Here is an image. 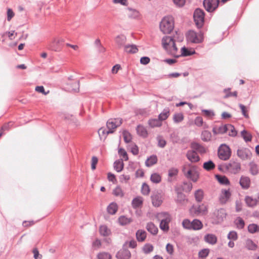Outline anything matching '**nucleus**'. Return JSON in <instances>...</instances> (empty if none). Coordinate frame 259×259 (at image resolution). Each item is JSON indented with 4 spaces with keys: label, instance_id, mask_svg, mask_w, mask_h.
<instances>
[{
    "label": "nucleus",
    "instance_id": "f257e3e1",
    "mask_svg": "<svg viewBox=\"0 0 259 259\" xmlns=\"http://www.w3.org/2000/svg\"><path fill=\"white\" fill-rule=\"evenodd\" d=\"M163 49L169 55L179 57L180 55L178 54V49L176 45L175 40L170 36L163 37Z\"/></svg>",
    "mask_w": 259,
    "mask_h": 259
},
{
    "label": "nucleus",
    "instance_id": "f03ea898",
    "mask_svg": "<svg viewBox=\"0 0 259 259\" xmlns=\"http://www.w3.org/2000/svg\"><path fill=\"white\" fill-rule=\"evenodd\" d=\"M184 176L194 182H196L199 178L197 166L189 164L183 167L182 169Z\"/></svg>",
    "mask_w": 259,
    "mask_h": 259
},
{
    "label": "nucleus",
    "instance_id": "7ed1b4c3",
    "mask_svg": "<svg viewBox=\"0 0 259 259\" xmlns=\"http://www.w3.org/2000/svg\"><path fill=\"white\" fill-rule=\"evenodd\" d=\"M190 214L193 217L204 215L206 214L208 211L207 206L201 204L199 205H193L189 209Z\"/></svg>",
    "mask_w": 259,
    "mask_h": 259
},
{
    "label": "nucleus",
    "instance_id": "20e7f679",
    "mask_svg": "<svg viewBox=\"0 0 259 259\" xmlns=\"http://www.w3.org/2000/svg\"><path fill=\"white\" fill-rule=\"evenodd\" d=\"M174 28V20L172 16L168 15L163 18V33H170Z\"/></svg>",
    "mask_w": 259,
    "mask_h": 259
},
{
    "label": "nucleus",
    "instance_id": "39448f33",
    "mask_svg": "<svg viewBox=\"0 0 259 259\" xmlns=\"http://www.w3.org/2000/svg\"><path fill=\"white\" fill-rule=\"evenodd\" d=\"M64 41L65 40L62 37H55L49 42V49L55 52H60L63 48Z\"/></svg>",
    "mask_w": 259,
    "mask_h": 259
},
{
    "label": "nucleus",
    "instance_id": "423d86ee",
    "mask_svg": "<svg viewBox=\"0 0 259 259\" xmlns=\"http://www.w3.org/2000/svg\"><path fill=\"white\" fill-rule=\"evenodd\" d=\"M218 155L221 160H227L231 155V149L227 145L222 144L218 149Z\"/></svg>",
    "mask_w": 259,
    "mask_h": 259
},
{
    "label": "nucleus",
    "instance_id": "0eeeda50",
    "mask_svg": "<svg viewBox=\"0 0 259 259\" xmlns=\"http://www.w3.org/2000/svg\"><path fill=\"white\" fill-rule=\"evenodd\" d=\"M194 20L198 28H201L204 24V12L201 9H196L193 14Z\"/></svg>",
    "mask_w": 259,
    "mask_h": 259
},
{
    "label": "nucleus",
    "instance_id": "6e6552de",
    "mask_svg": "<svg viewBox=\"0 0 259 259\" xmlns=\"http://www.w3.org/2000/svg\"><path fill=\"white\" fill-rule=\"evenodd\" d=\"M186 37L188 41L192 43L199 44L203 41V35L201 33H197L193 30L189 31Z\"/></svg>",
    "mask_w": 259,
    "mask_h": 259
},
{
    "label": "nucleus",
    "instance_id": "1a4fd4ad",
    "mask_svg": "<svg viewBox=\"0 0 259 259\" xmlns=\"http://www.w3.org/2000/svg\"><path fill=\"white\" fill-rule=\"evenodd\" d=\"M175 191L177 194L175 201L177 205L178 206H186L188 202V199L186 198V195L178 188H175Z\"/></svg>",
    "mask_w": 259,
    "mask_h": 259
},
{
    "label": "nucleus",
    "instance_id": "9d476101",
    "mask_svg": "<svg viewBox=\"0 0 259 259\" xmlns=\"http://www.w3.org/2000/svg\"><path fill=\"white\" fill-rule=\"evenodd\" d=\"M122 123V119L120 118L110 119L107 122V127L109 131L107 132L108 134L112 133L114 130L119 126Z\"/></svg>",
    "mask_w": 259,
    "mask_h": 259
},
{
    "label": "nucleus",
    "instance_id": "9b49d317",
    "mask_svg": "<svg viewBox=\"0 0 259 259\" xmlns=\"http://www.w3.org/2000/svg\"><path fill=\"white\" fill-rule=\"evenodd\" d=\"M226 169L228 172L236 174L238 173L241 169V164L237 161H230V162L226 165Z\"/></svg>",
    "mask_w": 259,
    "mask_h": 259
},
{
    "label": "nucleus",
    "instance_id": "f8f14e48",
    "mask_svg": "<svg viewBox=\"0 0 259 259\" xmlns=\"http://www.w3.org/2000/svg\"><path fill=\"white\" fill-rule=\"evenodd\" d=\"M219 3V0H204L203 6L207 11L212 12L218 8Z\"/></svg>",
    "mask_w": 259,
    "mask_h": 259
},
{
    "label": "nucleus",
    "instance_id": "ddd939ff",
    "mask_svg": "<svg viewBox=\"0 0 259 259\" xmlns=\"http://www.w3.org/2000/svg\"><path fill=\"white\" fill-rule=\"evenodd\" d=\"M237 155L242 160H246L250 159L252 154L249 149L242 147L237 150Z\"/></svg>",
    "mask_w": 259,
    "mask_h": 259
},
{
    "label": "nucleus",
    "instance_id": "4468645a",
    "mask_svg": "<svg viewBox=\"0 0 259 259\" xmlns=\"http://www.w3.org/2000/svg\"><path fill=\"white\" fill-rule=\"evenodd\" d=\"M231 196V193L229 189H222L219 196L220 203L222 204H226L229 201Z\"/></svg>",
    "mask_w": 259,
    "mask_h": 259
},
{
    "label": "nucleus",
    "instance_id": "2eb2a0df",
    "mask_svg": "<svg viewBox=\"0 0 259 259\" xmlns=\"http://www.w3.org/2000/svg\"><path fill=\"white\" fill-rule=\"evenodd\" d=\"M187 159L191 162H197L200 160V157L196 151L189 150L186 153Z\"/></svg>",
    "mask_w": 259,
    "mask_h": 259
},
{
    "label": "nucleus",
    "instance_id": "dca6fc26",
    "mask_svg": "<svg viewBox=\"0 0 259 259\" xmlns=\"http://www.w3.org/2000/svg\"><path fill=\"white\" fill-rule=\"evenodd\" d=\"M152 203L154 206L159 207L161 205V194L160 192H154L151 195Z\"/></svg>",
    "mask_w": 259,
    "mask_h": 259
},
{
    "label": "nucleus",
    "instance_id": "f3484780",
    "mask_svg": "<svg viewBox=\"0 0 259 259\" xmlns=\"http://www.w3.org/2000/svg\"><path fill=\"white\" fill-rule=\"evenodd\" d=\"M214 215L215 217L217 222L218 223H220L226 218L227 213L225 209L220 208L214 212Z\"/></svg>",
    "mask_w": 259,
    "mask_h": 259
},
{
    "label": "nucleus",
    "instance_id": "a211bd4d",
    "mask_svg": "<svg viewBox=\"0 0 259 259\" xmlns=\"http://www.w3.org/2000/svg\"><path fill=\"white\" fill-rule=\"evenodd\" d=\"M175 188H178L182 192H189L192 189V184L190 182H184L182 184L176 186Z\"/></svg>",
    "mask_w": 259,
    "mask_h": 259
},
{
    "label": "nucleus",
    "instance_id": "6ab92c4d",
    "mask_svg": "<svg viewBox=\"0 0 259 259\" xmlns=\"http://www.w3.org/2000/svg\"><path fill=\"white\" fill-rule=\"evenodd\" d=\"M131 256L130 251L126 249L120 250L116 254V257L118 259H130Z\"/></svg>",
    "mask_w": 259,
    "mask_h": 259
},
{
    "label": "nucleus",
    "instance_id": "aec40b11",
    "mask_svg": "<svg viewBox=\"0 0 259 259\" xmlns=\"http://www.w3.org/2000/svg\"><path fill=\"white\" fill-rule=\"evenodd\" d=\"M239 184L242 189H248L250 187V180L248 177L241 176L240 179Z\"/></svg>",
    "mask_w": 259,
    "mask_h": 259
},
{
    "label": "nucleus",
    "instance_id": "412c9836",
    "mask_svg": "<svg viewBox=\"0 0 259 259\" xmlns=\"http://www.w3.org/2000/svg\"><path fill=\"white\" fill-rule=\"evenodd\" d=\"M143 201L144 199L142 197L137 196L133 199L132 201V206L135 209L140 208L143 205Z\"/></svg>",
    "mask_w": 259,
    "mask_h": 259
},
{
    "label": "nucleus",
    "instance_id": "4be33fe9",
    "mask_svg": "<svg viewBox=\"0 0 259 259\" xmlns=\"http://www.w3.org/2000/svg\"><path fill=\"white\" fill-rule=\"evenodd\" d=\"M171 221L170 215L166 212H163V231H167L169 229L168 224Z\"/></svg>",
    "mask_w": 259,
    "mask_h": 259
},
{
    "label": "nucleus",
    "instance_id": "5701e85b",
    "mask_svg": "<svg viewBox=\"0 0 259 259\" xmlns=\"http://www.w3.org/2000/svg\"><path fill=\"white\" fill-rule=\"evenodd\" d=\"M115 41L119 48H121L125 44L126 38L124 35H119L115 38Z\"/></svg>",
    "mask_w": 259,
    "mask_h": 259
},
{
    "label": "nucleus",
    "instance_id": "b1692460",
    "mask_svg": "<svg viewBox=\"0 0 259 259\" xmlns=\"http://www.w3.org/2000/svg\"><path fill=\"white\" fill-rule=\"evenodd\" d=\"M204 240L205 242L213 245L217 243V238L214 234H208L204 236Z\"/></svg>",
    "mask_w": 259,
    "mask_h": 259
},
{
    "label": "nucleus",
    "instance_id": "393cba45",
    "mask_svg": "<svg viewBox=\"0 0 259 259\" xmlns=\"http://www.w3.org/2000/svg\"><path fill=\"white\" fill-rule=\"evenodd\" d=\"M245 247L250 250H255L257 245L250 239H247L245 241Z\"/></svg>",
    "mask_w": 259,
    "mask_h": 259
},
{
    "label": "nucleus",
    "instance_id": "a878e982",
    "mask_svg": "<svg viewBox=\"0 0 259 259\" xmlns=\"http://www.w3.org/2000/svg\"><path fill=\"white\" fill-rule=\"evenodd\" d=\"M195 200L197 202H201L204 198V192L202 189H198L194 192Z\"/></svg>",
    "mask_w": 259,
    "mask_h": 259
},
{
    "label": "nucleus",
    "instance_id": "bb28decb",
    "mask_svg": "<svg viewBox=\"0 0 259 259\" xmlns=\"http://www.w3.org/2000/svg\"><path fill=\"white\" fill-rule=\"evenodd\" d=\"M118 208L117 204L116 203L112 202L108 206L107 210L109 213L114 214L117 212Z\"/></svg>",
    "mask_w": 259,
    "mask_h": 259
},
{
    "label": "nucleus",
    "instance_id": "cd10ccee",
    "mask_svg": "<svg viewBox=\"0 0 259 259\" xmlns=\"http://www.w3.org/2000/svg\"><path fill=\"white\" fill-rule=\"evenodd\" d=\"M245 201L249 207H254L256 205L257 203V200L256 199H253L252 197L248 196L245 197Z\"/></svg>",
    "mask_w": 259,
    "mask_h": 259
},
{
    "label": "nucleus",
    "instance_id": "c85d7f7f",
    "mask_svg": "<svg viewBox=\"0 0 259 259\" xmlns=\"http://www.w3.org/2000/svg\"><path fill=\"white\" fill-rule=\"evenodd\" d=\"M161 114L159 115V119H151L149 121V124L152 127L160 126L161 125Z\"/></svg>",
    "mask_w": 259,
    "mask_h": 259
},
{
    "label": "nucleus",
    "instance_id": "c756f323",
    "mask_svg": "<svg viewBox=\"0 0 259 259\" xmlns=\"http://www.w3.org/2000/svg\"><path fill=\"white\" fill-rule=\"evenodd\" d=\"M137 132L139 136L144 138H146L148 136V132L146 128L143 125H138L137 127Z\"/></svg>",
    "mask_w": 259,
    "mask_h": 259
},
{
    "label": "nucleus",
    "instance_id": "7c9ffc66",
    "mask_svg": "<svg viewBox=\"0 0 259 259\" xmlns=\"http://www.w3.org/2000/svg\"><path fill=\"white\" fill-rule=\"evenodd\" d=\"M146 232L142 230H139L136 233V238L139 241L143 242L146 238Z\"/></svg>",
    "mask_w": 259,
    "mask_h": 259
},
{
    "label": "nucleus",
    "instance_id": "2f4dec72",
    "mask_svg": "<svg viewBox=\"0 0 259 259\" xmlns=\"http://www.w3.org/2000/svg\"><path fill=\"white\" fill-rule=\"evenodd\" d=\"M124 166V163L122 160H117L114 163V168L118 172L122 170Z\"/></svg>",
    "mask_w": 259,
    "mask_h": 259
},
{
    "label": "nucleus",
    "instance_id": "473e14b6",
    "mask_svg": "<svg viewBox=\"0 0 259 259\" xmlns=\"http://www.w3.org/2000/svg\"><path fill=\"white\" fill-rule=\"evenodd\" d=\"M138 49L134 45H128L124 47V51L127 53L134 54L138 52Z\"/></svg>",
    "mask_w": 259,
    "mask_h": 259
},
{
    "label": "nucleus",
    "instance_id": "72a5a7b5",
    "mask_svg": "<svg viewBox=\"0 0 259 259\" xmlns=\"http://www.w3.org/2000/svg\"><path fill=\"white\" fill-rule=\"evenodd\" d=\"M212 137L211 133L208 131H204L201 133V138L202 141L204 142H209L211 140Z\"/></svg>",
    "mask_w": 259,
    "mask_h": 259
},
{
    "label": "nucleus",
    "instance_id": "f704fd0d",
    "mask_svg": "<svg viewBox=\"0 0 259 259\" xmlns=\"http://www.w3.org/2000/svg\"><path fill=\"white\" fill-rule=\"evenodd\" d=\"M203 227V225L200 221L195 219L192 222L191 229L197 230L201 229Z\"/></svg>",
    "mask_w": 259,
    "mask_h": 259
},
{
    "label": "nucleus",
    "instance_id": "c9c22d12",
    "mask_svg": "<svg viewBox=\"0 0 259 259\" xmlns=\"http://www.w3.org/2000/svg\"><path fill=\"white\" fill-rule=\"evenodd\" d=\"M215 178L218 182L222 185H228L230 184L228 179L225 176L218 175L215 176Z\"/></svg>",
    "mask_w": 259,
    "mask_h": 259
},
{
    "label": "nucleus",
    "instance_id": "e433bc0d",
    "mask_svg": "<svg viewBox=\"0 0 259 259\" xmlns=\"http://www.w3.org/2000/svg\"><path fill=\"white\" fill-rule=\"evenodd\" d=\"M132 222L131 218H128L125 216H120L118 218V222L121 225H126Z\"/></svg>",
    "mask_w": 259,
    "mask_h": 259
},
{
    "label": "nucleus",
    "instance_id": "4c0bfd02",
    "mask_svg": "<svg viewBox=\"0 0 259 259\" xmlns=\"http://www.w3.org/2000/svg\"><path fill=\"white\" fill-rule=\"evenodd\" d=\"M157 161V158L156 156H151L149 157L145 162V164L147 166H151L154 164L156 163Z\"/></svg>",
    "mask_w": 259,
    "mask_h": 259
},
{
    "label": "nucleus",
    "instance_id": "58836bf2",
    "mask_svg": "<svg viewBox=\"0 0 259 259\" xmlns=\"http://www.w3.org/2000/svg\"><path fill=\"white\" fill-rule=\"evenodd\" d=\"M147 230L152 234H156L158 232L157 228L153 223H148L146 226Z\"/></svg>",
    "mask_w": 259,
    "mask_h": 259
},
{
    "label": "nucleus",
    "instance_id": "ea45409f",
    "mask_svg": "<svg viewBox=\"0 0 259 259\" xmlns=\"http://www.w3.org/2000/svg\"><path fill=\"white\" fill-rule=\"evenodd\" d=\"M241 136L246 142H250L252 140L251 135L246 130L241 132Z\"/></svg>",
    "mask_w": 259,
    "mask_h": 259
},
{
    "label": "nucleus",
    "instance_id": "a19ab883",
    "mask_svg": "<svg viewBox=\"0 0 259 259\" xmlns=\"http://www.w3.org/2000/svg\"><path fill=\"white\" fill-rule=\"evenodd\" d=\"M112 193L116 197H122L124 196V192L121 188L119 186L116 187L113 189Z\"/></svg>",
    "mask_w": 259,
    "mask_h": 259
},
{
    "label": "nucleus",
    "instance_id": "79ce46f5",
    "mask_svg": "<svg viewBox=\"0 0 259 259\" xmlns=\"http://www.w3.org/2000/svg\"><path fill=\"white\" fill-rule=\"evenodd\" d=\"M203 167L205 170L209 171L215 168V164L211 160H209L203 163Z\"/></svg>",
    "mask_w": 259,
    "mask_h": 259
},
{
    "label": "nucleus",
    "instance_id": "37998d69",
    "mask_svg": "<svg viewBox=\"0 0 259 259\" xmlns=\"http://www.w3.org/2000/svg\"><path fill=\"white\" fill-rule=\"evenodd\" d=\"M227 132H228V135L231 137H235L237 134L234 126L230 124H227Z\"/></svg>",
    "mask_w": 259,
    "mask_h": 259
},
{
    "label": "nucleus",
    "instance_id": "c03bdc74",
    "mask_svg": "<svg viewBox=\"0 0 259 259\" xmlns=\"http://www.w3.org/2000/svg\"><path fill=\"white\" fill-rule=\"evenodd\" d=\"M141 193L143 195L147 196L149 194L150 189L148 184L143 183L141 187Z\"/></svg>",
    "mask_w": 259,
    "mask_h": 259
},
{
    "label": "nucleus",
    "instance_id": "a18cd8bd",
    "mask_svg": "<svg viewBox=\"0 0 259 259\" xmlns=\"http://www.w3.org/2000/svg\"><path fill=\"white\" fill-rule=\"evenodd\" d=\"M100 233L101 235L107 236L110 234V230L107 228L106 226L103 225L100 228Z\"/></svg>",
    "mask_w": 259,
    "mask_h": 259
},
{
    "label": "nucleus",
    "instance_id": "49530a36",
    "mask_svg": "<svg viewBox=\"0 0 259 259\" xmlns=\"http://www.w3.org/2000/svg\"><path fill=\"white\" fill-rule=\"evenodd\" d=\"M178 171L177 169L172 168L168 170V179L169 182H171L173 180V177H175L178 174Z\"/></svg>",
    "mask_w": 259,
    "mask_h": 259
},
{
    "label": "nucleus",
    "instance_id": "de8ad7c7",
    "mask_svg": "<svg viewBox=\"0 0 259 259\" xmlns=\"http://www.w3.org/2000/svg\"><path fill=\"white\" fill-rule=\"evenodd\" d=\"M118 154L120 157H122L121 160L127 161L128 159V155L125 150L123 148H119L118 149Z\"/></svg>",
    "mask_w": 259,
    "mask_h": 259
},
{
    "label": "nucleus",
    "instance_id": "09e8293b",
    "mask_svg": "<svg viewBox=\"0 0 259 259\" xmlns=\"http://www.w3.org/2000/svg\"><path fill=\"white\" fill-rule=\"evenodd\" d=\"M195 53L194 51H191L188 50L186 47H184L181 49V56H190Z\"/></svg>",
    "mask_w": 259,
    "mask_h": 259
},
{
    "label": "nucleus",
    "instance_id": "8fccbe9b",
    "mask_svg": "<svg viewBox=\"0 0 259 259\" xmlns=\"http://www.w3.org/2000/svg\"><path fill=\"white\" fill-rule=\"evenodd\" d=\"M248 231L250 233H254L259 231V228L258 226L255 224H251L248 226Z\"/></svg>",
    "mask_w": 259,
    "mask_h": 259
},
{
    "label": "nucleus",
    "instance_id": "3c124183",
    "mask_svg": "<svg viewBox=\"0 0 259 259\" xmlns=\"http://www.w3.org/2000/svg\"><path fill=\"white\" fill-rule=\"evenodd\" d=\"M173 119L175 122L179 123L184 119V116L182 113H175L173 116Z\"/></svg>",
    "mask_w": 259,
    "mask_h": 259
},
{
    "label": "nucleus",
    "instance_id": "603ef678",
    "mask_svg": "<svg viewBox=\"0 0 259 259\" xmlns=\"http://www.w3.org/2000/svg\"><path fill=\"white\" fill-rule=\"evenodd\" d=\"M235 223L237 226V228L239 229H242L244 227V221L240 217H238L235 220Z\"/></svg>",
    "mask_w": 259,
    "mask_h": 259
},
{
    "label": "nucleus",
    "instance_id": "864d4df0",
    "mask_svg": "<svg viewBox=\"0 0 259 259\" xmlns=\"http://www.w3.org/2000/svg\"><path fill=\"white\" fill-rule=\"evenodd\" d=\"M250 171L252 175H256L258 174V167L256 164L251 162L249 164Z\"/></svg>",
    "mask_w": 259,
    "mask_h": 259
},
{
    "label": "nucleus",
    "instance_id": "5fc2aeb1",
    "mask_svg": "<svg viewBox=\"0 0 259 259\" xmlns=\"http://www.w3.org/2000/svg\"><path fill=\"white\" fill-rule=\"evenodd\" d=\"M150 179L151 181L154 183H158L160 182L161 180V176L156 173L152 174L151 176Z\"/></svg>",
    "mask_w": 259,
    "mask_h": 259
},
{
    "label": "nucleus",
    "instance_id": "6e6d98bb",
    "mask_svg": "<svg viewBox=\"0 0 259 259\" xmlns=\"http://www.w3.org/2000/svg\"><path fill=\"white\" fill-rule=\"evenodd\" d=\"M153 250V246L150 244H146L143 247V250L145 253H149Z\"/></svg>",
    "mask_w": 259,
    "mask_h": 259
},
{
    "label": "nucleus",
    "instance_id": "4d7b16f0",
    "mask_svg": "<svg viewBox=\"0 0 259 259\" xmlns=\"http://www.w3.org/2000/svg\"><path fill=\"white\" fill-rule=\"evenodd\" d=\"M124 140L126 143H130L132 140V136L130 133L124 131L123 132Z\"/></svg>",
    "mask_w": 259,
    "mask_h": 259
},
{
    "label": "nucleus",
    "instance_id": "13d9d810",
    "mask_svg": "<svg viewBox=\"0 0 259 259\" xmlns=\"http://www.w3.org/2000/svg\"><path fill=\"white\" fill-rule=\"evenodd\" d=\"M183 226L184 228L187 229H191L192 227V222L188 219H185L183 220L182 222Z\"/></svg>",
    "mask_w": 259,
    "mask_h": 259
},
{
    "label": "nucleus",
    "instance_id": "bf43d9fd",
    "mask_svg": "<svg viewBox=\"0 0 259 259\" xmlns=\"http://www.w3.org/2000/svg\"><path fill=\"white\" fill-rule=\"evenodd\" d=\"M99 259H111V256L110 254L107 252H101L98 254Z\"/></svg>",
    "mask_w": 259,
    "mask_h": 259
},
{
    "label": "nucleus",
    "instance_id": "052dcab7",
    "mask_svg": "<svg viewBox=\"0 0 259 259\" xmlns=\"http://www.w3.org/2000/svg\"><path fill=\"white\" fill-rule=\"evenodd\" d=\"M14 16L15 13L13 12L12 9L8 8L7 12V20L8 21H10L11 19L14 17Z\"/></svg>",
    "mask_w": 259,
    "mask_h": 259
},
{
    "label": "nucleus",
    "instance_id": "680f3d73",
    "mask_svg": "<svg viewBox=\"0 0 259 259\" xmlns=\"http://www.w3.org/2000/svg\"><path fill=\"white\" fill-rule=\"evenodd\" d=\"M239 106L241 110L243 115L245 118H249V115L247 113V110H246V107L244 105L241 104H240L239 105Z\"/></svg>",
    "mask_w": 259,
    "mask_h": 259
},
{
    "label": "nucleus",
    "instance_id": "e2e57ef3",
    "mask_svg": "<svg viewBox=\"0 0 259 259\" xmlns=\"http://www.w3.org/2000/svg\"><path fill=\"white\" fill-rule=\"evenodd\" d=\"M209 253L208 249H203L199 252L198 255L200 257L204 258L206 257Z\"/></svg>",
    "mask_w": 259,
    "mask_h": 259
},
{
    "label": "nucleus",
    "instance_id": "0e129e2a",
    "mask_svg": "<svg viewBox=\"0 0 259 259\" xmlns=\"http://www.w3.org/2000/svg\"><path fill=\"white\" fill-rule=\"evenodd\" d=\"M228 238L233 240H236L238 238L237 233L234 231L230 232L228 235Z\"/></svg>",
    "mask_w": 259,
    "mask_h": 259
},
{
    "label": "nucleus",
    "instance_id": "69168bd1",
    "mask_svg": "<svg viewBox=\"0 0 259 259\" xmlns=\"http://www.w3.org/2000/svg\"><path fill=\"white\" fill-rule=\"evenodd\" d=\"M131 178L129 175L123 174L119 177V180L121 182H127Z\"/></svg>",
    "mask_w": 259,
    "mask_h": 259
},
{
    "label": "nucleus",
    "instance_id": "338daca9",
    "mask_svg": "<svg viewBox=\"0 0 259 259\" xmlns=\"http://www.w3.org/2000/svg\"><path fill=\"white\" fill-rule=\"evenodd\" d=\"M218 130L219 134H223L226 133H227V124H225L224 125H222L220 126L218 128Z\"/></svg>",
    "mask_w": 259,
    "mask_h": 259
},
{
    "label": "nucleus",
    "instance_id": "774afa93",
    "mask_svg": "<svg viewBox=\"0 0 259 259\" xmlns=\"http://www.w3.org/2000/svg\"><path fill=\"white\" fill-rule=\"evenodd\" d=\"M101 241L98 239H96L92 243L93 247L96 249H99L101 246Z\"/></svg>",
    "mask_w": 259,
    "mask_h": 259
}]
</instances>
